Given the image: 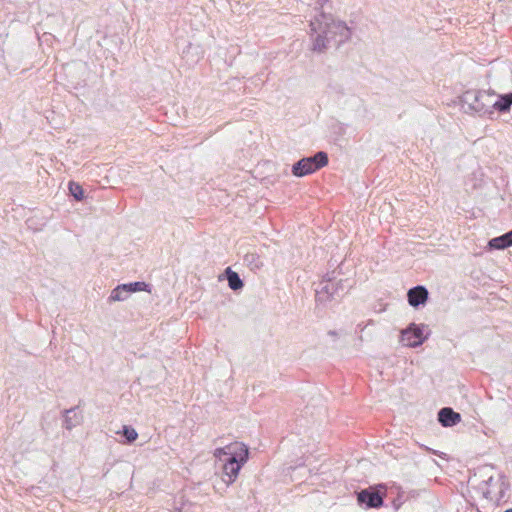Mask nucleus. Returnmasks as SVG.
<instances>
[{"instance_id": "1", "label": "nucleus", "mask_w": 512, "mask_h": 512, "mask_svg": "<svg viewBox=\"0 0 512 512\" xmlns=\"http://www.w3.org/2000/svg\"><path fill=\"white\" fill-rule=\"evenodd\" d=\"M311 34H315L313 51L323 52L329 47L338 48L346 42L351 32L342 21H336L330 14L320 12L310 20Z\"/></svg>"}, {"instance_id": "2", "label": "nucleus", "mask_w": 512, "mask_h": 512, "mask_svg": "<svg viewBox=\"0 0 512 512\" xmlns=\"http://www.w3.org/2000/svg\"><path fill=\"white\" fill-rule=\"evenodd\" d=\"M214 456L220 460L223 456H227L223 464V481L231 484L237 478L242 466L247 462L249 449L241 442H234L225 447L217 448Z\"/></svg>"}, {"instance_id": "3", "label": "nucleus", "mask_w": 512, "mask_h": 512, "mask_svg": "<svg viewBox=\"0 0 512 512\" xmlns=\"http://www.w3.org/2000/svg\"><path fill=\"white\" fill-rule=\"evenodd\" d=\"M335 280V271L327 273L323 277L322 281L315 289L317 302L326 303L327 301L341 297L351 287V285L347 284L348 280L340 279L337 282H335Z\"/></svg>"}, {"instance_id": "4", "label": "nucleus", "mask_w": 512, "mask_h": 512, "mask_svg": "<svg viewBox=\"0 0 512 512\" xmlns=\"http://www.w3.org/2000/svg\"><path fill=\"white\" fill-rule=\"evenodd\" d=\"M496 95L494 90H467L461 97L462 106L479 115H492L493 110L490 108L489 97Z\"/></svg>"}, {"instance_id": "5", "label": "nucleus", "mask_w": 512, "mask_h": 512, "mask_svg": "<svg viewBox=\"0 0 512 512\" xmlns=\"http://www.w3.org/2000/svg\"><path fill=\"white\" fill-rule=\"evenodd\" d=\"M328 155L324 151H318L313 156L304 157L292 165L291 172L296 177H304L312 174L328 164Z\"/></svg>"}, {"instance_id": "6", "label": "nucleus", "mask_w": 512, "mask_h": 512, "mask_svg": "<svg viewBox=\"0 0 512 512\" xmlns=\"http://www.w3.org/2000/svg\"><path fill=\"white\" fill-rule=\"evenodd\" d=\"M424 324L410 323L404 330L401 331L400 342L412 348L421 346L427 336H424Z\"/></svg>"}, {"instance_id": "7", "label": "nucleus", "mask_w": 512, "mask_h": 512, "mask_svg": "<svg viewBox=\"0 0 512 512\" xmlns=\"http://www.w3.org/2000/svg\"><path fill=\"white\" fill-rule=\"evenodd\" d=\"M384 493L374 487L363 489L357 494L358 504L366 509L383 506Z\"/></svg>"}, {"instance_id": "8", "label": "nucleus", "mask_w": 512, "mask_h": 512, "mask_svg": "<svg viewBox=\"0 0 512 512\" xmlns=\"http://www.w3.org/2000/svg\"><path fill=\"white\" fill-rule=\"evenodd\" d=\"M429 292L423 285L412 287L407 292V300L410 306L418 308L428 300Z\"/></svg>"}, {"instance_id": "9", "label": "nucleus", "mask_w": 512, "mask_h": 512, "mask_svg": "<svg viewBox=\"0 0 512 512\" xmlns=\"http://www.w3.org/2000/svg\"><path fill=\"white\" fill-rule=\"evenodd\" d=\"M438 421L444 427H453L461 421V415L450 407H444L438 412Z\"/></svg>"}, {"instance_id": "10", "label": "nucleus", "mask_w": 512, "mask_h": 512, "mask_svg": "<svg viewBox=\"0 0 512 512\" xmlns=\"http://www.w3.org/2000/svg\"><path fill=\"white\" fill-rule=\"evenodd\" d=\"M493 486H496L497 491L495 498L491 500L492 503L500 505L502 502L507 501V491L509 490L510 484L504 475H499L496 478V482H492Z\"/></svg>"}, {"instance_id": "11", "label": "nucleus", "mask_w": 512, "mask_h": 512, "mask_svg": "<svg viewBox=\"0 0 512 512\" xmlns=\"http://www.w3.org/2000/svg\"><path fill=\"white\" fill-rule=\"evenodd\" d=\"M82 419L83 416L81 412L78 411L77 407L67 409L64 412V427L67 430H71L78 426L82 422Z\"/></svg>"}, {"instance_id": "12", "label": "nucleus", "mask_w": 512, "mask_h": 512, "mask_svg": "<svg viewBox=\"0 0 512 512\" xmlns=\"http://www.w3.org/2000/svg\"><path fill=\"white\" fill-rule=\"evenodd\" d=\"M498 99L492 104V108L499 113H507L512 106V95L510 93L497 95Z\"/></svg>"}, {"instance_id": "13", "label": "nucleus", "mask_w": 512, "mask_h": 512, "mask_svg": "<svg viewBox=\"0 0 512 512\" xmlns=\"http://www.w3.org/2000/svg\"><path fill=\"white\" fill-rule=\"evenodd\" d=\"M492 482H496V478L490 476L487 480L482 481L478 486V489L483 497L490 502L493 498H495L497 491L496 486H493Z\"/></svg>"}, {"instance_id": "14", "label": "nucleus", "mask_w": 512, "mask_h": 512, "mask_svg": "<svg viewBox=\"0 0 512 512\" xmlns=\"http://www.w3.org/2000/svg\"><path fill=\"white\" fill-rule=\"evenodd\" d=\"M225 277L228 281L229 288L232 289L233 291H237L243 288L244 283L240 278L239 274L233 271L230 267H227L225 269Z\"/></svg>"}, {"instance_id": "15", "label": "nucleus", "mask_w": 512, "mask_h": 512, "mask_svg": "<svg viewBox=\"0 0 512 512\" xmlns=\"http://www.w3.org/2000/svg\"><path fill=\"white\" fill-rule=\"evenodd\" d=\"M129 297V294L127 293V290H125L124 286L118 285L116 288H114L108 298L109 302L114 301H124Z\"/></svg>"}, {"instance_id": "16", "label": "nucleus", "mask_w": 512, "mask_h": 512, "mask_svg": "<svg viewBox=\"0 0 512 512\" xmlns=\"http://www.w3.org/2000/svg\"><path fill=\"white\" fill-rule=\"evenodd\" d=\"M488 247L493 250H503L509 247L505 234L492 238L488 242Z\"/></svg>"}, {"instance_id": "17", "label": "nucleus", "mask_w": 512, "mask_h": 512, "mask_svg": "<svg viewBox=\"0 0 512 512\" xmlns=\"http://www.w3.org/2000/svg\"><path fill=\"white\" fill-rule=\"evenodd\" d=\"M122 285L124 286L125 290H127V293L129 295L133 292H138V291H150L149 284H147L145 282H141V281L131 282V283L122 284Z\"/></svg>"}, {"instance_id": "18", "label": "nucleus", "mask_w": 512, "mask_h": 512, "mask_svg": "<svg viewBox=\"0 0 512 512\" xmlns=\"http://www.w3.org/2000/svg\"><path fill=\"white\" fill-rule=\"evenodd\" d=\"M68 188L70 194L74 197L76 201H81L84 198V190L80 184L74 181H70Z\"/></svg>"}, {"instance_id": "19", "label": "nucleus", "mask_w": 512, "mask_h": 512, "mask_svg": "<svg viewBox=\"0 0 512 512\" xmlns=\"http://www.w3.org/2000/svg\"><path fill=\"white\" fill-rule=\"evenodd\" d=\"M122 435L126 439V442L129 444L133 443L138 437V433L136 432V430L131 426L126 425L123 426Z\"/></svg>"}, {"instance_id": "20", "label": "nucleus", "mask_w": 512, "mask_h": 512, "mask_svg": "<svg viewBox=\"0 0 512 512\" xmlns=\"http://www.w3.org/2000/svg\"><path fill=\"white\" fill-rule=\"evenodd\" d=\"M328 0H315V9L318 10L324 6Z\"/></svg>"}, {"instance_id": "21", "label": "nucleus", "mask_w": 512, "mask_h": 512, "mask_svg": "<svg viewBox=\"0 0 512 512\" xmlns=\"http://www.w3.org/2000/svg\"><path fill=\"white\" fill-rule=\"evenodd\" d=\"M504 234L506 236L509 247L512 246V229L509 232L504 233Z\"/></svg>"}, {"instance_id": "22", "label": "nucleus", "mask_w": 512, "mask_h": 512, "mask_svg": "<svg viewBox=\"0 0 512 512\" xmlns=\"http://www.w3.org/2000/svg\"><path fill=\"white\" fill-rule=\"evenodd\" d=\"M255 259V255L254 254H248L245 256V261H248V262H253Z\"/></svg>"}, {"instance_id": "23", "label": "nucleus", "mask_w": 512, "mask_h": 512, "mask_svg": "<svg viewBox=\"0 0 512 512\" xmlns=\"http://www.w3.org/2000/svg\"><path fill=\"white\" fill-rule=\"evenodd\" d=\"M329 335L335 336L336 332L335 331H329Z\"/></svg>"}, {"instance_id": "24", "label": "nucleus", "mask_w": 512, "mask_h": 512, "mask_svg": "<svg viewBox=\"0 0 512 512\" xmlns=\"http://www.w3.org/2000/svg\"><path fill=\"white\" fill-rule=\"evenodd\" d=\"M504 512H512V508L505 510Z\"/></svg>"}]
</instances>
